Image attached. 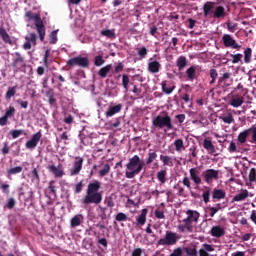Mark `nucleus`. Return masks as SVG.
Returning <instances> with one entry per match:
<instances>
[{
  "mask_svg": "<svg viewBox=\"0 0 256 256\" xmlns=\"http://www.w3.org/2000/svg\"><path fill=\"white\" fill-rule=\"evenodd\" d=\"M143 167H145V161L141 160L139 155H134L126 164V179H134L135 176L143 171Z\"/></svg>",
  "mask_w": 256,
  "mask_h": 256,
  "instance_id": "1",
  "label": "nucleus"
},
{
  "mask_svg": "<svg viewBox=\"0 0 256 256\" xmlns=\"http://www.w3.org/2000/svg\"><path fill=\"white\" fill-rule=\"evenodd\" d=\"M153 127L157 129L173 130V119L169 116V113L165 112L164 115H158L152 120Z\"/></svg>",
  "mask_w": 256,
  "mask_h": 256,
  "instance_id": "2",
  "label": "nucleus"
},
{
  "mask_svg": "<svg viewBox=\"0 0 256 256\" xmlns=\"http://www.w3.org/2000/svg\"><path fill=\"white\" fill-rule=\"evenodd\" d=\"M179 239H181V237H179L177 232L167 230L165 236L157 241L156 247H173V245H177Z\"/></svg>",
  "mask_w": 256,
  "mask_h": 256,
  "instance_id": "3",
  "label": "nucleus"
},
{
  "mask_svg": "<svg viewBox=\"0 0 256 256\" xmlns=\"http://www.w3.org/2000/svg\"><path fill=\"white\" fill-rule=\"evenodd\" d=\"M25 17H27L28 21H35V26L37 33L39 34L40 41H45V25L43 24V20H41V16L33 13L32 11H27L25 13Z\"/></svg>",
  "mask_w": 256,
  "mask_h": 256,
  "instance_id": "4",
  "label": "nucleus"
},
{
  "mask_svg": "<svg viewBox=\"0 0 256 256\" xmlns=\"http://www.w3.org/2000/svg\"><path fill=\"white\" fill-rule=\"evenodd\" d=\"M186 215L188 216L183 220V223H186V230L188 233H191L193 231L192 223H199L201 214H199L196 210H187Z\"/></svg>",
  "mask_w": 256,
  "mask_h": 256,
  "instance_id": "5",
  "label": "nucleus"
},
{
  "mask_svg": "<svg viewBox=\"0 0 256 256\" xmlns=\"http://www.w3.org/2000/svg\"><path fill=\"white\" fill-rule=\"evenodd\" d=\"M103 201V194L101 192H86V196L82 200L84 205H99Z\"/></svg>",
  "mask_w": 256,
  "mask_h": 256,
  "instance_id": "6",
  "label": "nucleus"
},
{
  "mask_svg": "<svg viewBox=\"0 0 256 256\" xmlns=\"http://www.w3.org/2000/svg\"><path fill=\"white\" fill-rule=\"evenodd\" d=\"M46 169L49 171V173L54 175L56 179H61V177H64L65 175V168L63 167L62 163H59L57 166H55V163L50 161Z\"/></svg>",
  "mask_w": 256,
  "mask_h": 256,
  "instance_id": "7",
  "label": "nucleus"
},
{
  "mask_svg": "<svg viewBox=\"0 0 256 256\" xmlns=\"http://www.w3.org/2000/svg\"><path fill=\"white\" fill-rule=\"evenodd\" d=\"M249 135H252L251 143H256V126H252L251 128L240 132L238 135V142H240L241 145L247 143V137H249Z\"/></svg>",
  "mask_w": 256,
  "mask_h": 256,
  "instance_id": "8",
  "label": "nucleus"
},
{
  "mask_svg": "<svg viewBox=\"0 0 256 256\" xmlns=\"http://www.w3.org/2000/svg\"><path fill=\"white\" fill-rule=\"evenodd\" d=\"M202 177L205 181V183H213V180L217 181L219 179V170L215 169H208L202 172Z\"/></svg>",
  "mask_w": 256,
  "mask_h": 256,
  "instance_id": "9",
  "label": "nucleus"
},
{
  "mask_svg": "<svg viewBox=\"0 0 256 256\" xmlns=\"http://www.w3.org/2000/svg\"><path fill=\"white\" fill-rule=\"evenodd\" d=\"M84 159L77 156L75 157V161L73 163V167L70 170V175L73 177L75 175H79V173H81V169H83V163H84Z\"/></svg>",
  "mask_w": 256,
  "mask_h": 256,
  "instance_id": "10",
  "label": "nucleus"
},
{
  "mask_svg": "<svg viewBox=\"0 0 256 256\" xmlns=\"http://www.w3.org/2000/svg\"><path fill=\"white\" fill-rule=\"evenodd\" d=\"M41 131H38L36 134L32 135V138L26 142V149L33 150L39 145V141H41Z\"/></svg>",
  "mask_w": 256,
  "mask_h": 256,
  "instance_id": "11",
  "label": "nucleus"
},
{
  "mask_svg": "<svg viewBox=\"0 0 256 256\" xmlns=\"http://www.w3.org/2000/svg\"><path fill=\"white\" fill-rule=\"evenodd\" d=\"M222 41L226 47H232L233 49H241V45L231 37L229 34H224L222 37Z\"/></svg>",
  "mask_w": 256,
  "mask_h": 256,
  "instance_id": "12",
  "label": "nucleus"
},
{
  "mask_svg": "<svg viewBox=\"0 0 256 256\" xmlns=\"http://www.w3.org/2000/svg\"><path fill=\"white\" fill-rule=\"evenodd\" d=\"M210 235L219 239L225 235V228L219 225L213 226L210 230Z\"/></svg>",
  "mask_w": 256,
  "mask_h": 256,
  "instance_id": "13",
  "label": "nucleus"
},
{
  "mask_svg": "<svg viewBox=\"0 0 256 256\" xmlns=\"http://www.w3.org/2000/svg\"><path fill=\"white\" fill-rule=\"evenodd\" d=\"M190 178L194 181L195 185H201V171L198 168H191L190 171Z\"/></svg>",
  "mask_w": 256,
  "mask_h": 256,
  "instance_id": "14",
  "label": "nucleus"
},
{
  "mask_svg": "<svg viewBox=\"0 0 256 256\" xmlns=\"http://www.w3.org/2000/svg\"><path fill=\"white\" fill-rule=\"evenodd\" d=\"M212 251H215V247L211 244L204 243L203 248L199 250V256H217L209 254L212 253Z\"/></svg>",
  "mask_w": 256,
  "mask_h": 256,
  "instance_id": "15",
  "label": "nucleus"
},
{
  "mask_svg": "<svg viewBox=\"0 0 256 256\" xmlns=\"http://www.w3.org/2000/svg\"><path fill=\"white\" fill-rule=\"evenodd\" d=\"M212 17L214 19H225V17H227V12L225 11V7L217 6L213 11Z\"/></svg>",
  "mask_w": 256,
  "mask_h": 256,
  "instance_id": "16",
  "label": "nucleus"
},
{
  "mask_svg": "<svg viewBox=\"0 0 256 256\" xmlns=\"http://www.w3.org/2000/svg\"><path fill=\"white\" fill-rule=\"evenodd\" d=\"M203 147L204 149H206L209 155H215V153H217V149L215 148V145L211 140H209V138L204 139Z\"/></svg>",
  "mask_w": 256,
  "mask_h": 256,
  "instance_id": "17",
  "label": "nucleus"
},
{
  "mask_svg": "<svg viewBox=\"0 0 256 256\" xmlns=\"http://www.w3.org/2000/svg\"><path fill=\"white\" fill-rule=\"evenodd\" d=\"M67 65H89L87 57H75L67 62Z\"/></svg>",
  "mask_w": 256,
  "mask_h": 256,
  "instance_id": "18",
  "label": "nucleus"
},
{
  "mask_svg": "<svg viewBox=\"0 0 256 256\" xmlns=\"http://www.w3.org/2000/svg\"><path fill=\"white\" fill-rule=\"evenodd\" d=\"M123 109V104H117L115 106H110L105 113L106 117H113V115H117V113H121Z\"/></svg>",
  "mask_w": 256,
  "mask_h": 256,
  "instance_id": "19",
  "label": "nucleus"
},
{
  "mask_svg": "<svg viewBox=\"0 0 256 256\" xmlns=\"http://www.w3.org/2000/svg\"><path fill=\"white\" fill-rule=\"evenodd\" d=\"M213 9H215V2L208 1L203 5V13L204 17H209V15H213Z\"/></svg>",
  "mask_w": 256,
  "mask_h": 256,
  "instance_id": "20",
  "label": "nucleus"
},
{
  "mask_svg": "<svg viewBox=\"0 0 256 256\" xmlns=\"http://www.w3.org/2000/svg\"><path fill=\"white\" fill-rule=\"evenodd\" d=\"M99 189H101V182L94 181L88 184L86 193H99Z\"/></svg>",
  "mask_w": 256,
  "mask_h": 256,
  "instance_id": "21",
  "label": "nucleus"
},
{
  "mask_svg": "<svg viewBox=\"0 0 256 256\" xmlns=\"http://www.w3.org/2000/svg\"><path fill=\"white\" fill-rule=\"evenodd\" d=\"M0 37L4 41V43H7L8 45H13V40H11V36H9V33H7V30H5L3 26H0Z\"/></svg>",
  "mask_w": 256,
  "mask_h": 256,
  "instance_id": "22",
  "label": "nucleus"
},
{
  "mask_svg": "<svg viewBox=\"0 0 256 256\" xmlns=\"http://www.w3.org/2000/svg\"><path fill=\"white\" fill-rule=\"evenodd\" d=\"M225 190L223 189H214L212 194L213 201H219L221 199H225Z\"/></svg>",
  "mask_w": 256,
  "mask_h": 256,
  "instance_id": "23",
  "label": "nucleus"
},
{
  "mask_svg": "<svg viewBox=\"0 0 256 256\" xmlns=\"http://www.w3.org/2000/svg\"><path fill=\"white\" fill-rule=\"evenodd\" d=\"M243 103H244V98L243 96H239V95L233 96L230 100V105L232 107H241Z\"/></svg>",
  "mask_w": 256,
  "mask_h": 256,
  "instance_id": "24",
  "label": "nucleus"
},
{
  "mask_svg": "<svg viewBox=\"0 0 256 256\" xmlns=\"http://www.w3.org/2000/svg\"><path fill=\"white\" fill-rule=\"evenodd\" d=\"M249 197V191L243 190L241 193L237 194L236 196L233 197L232 201L233 203L239 202V201H245Z\"/></svg>",
  "mask_w": 256,
  "mask_h": 256,
  "instance_id": "25",
  "label": "nucleus"
},
{
  "mask_svg": "<svg viewBox=\"0 0 256 256\" xmlns=\"http://www.w3.org/2000/svg\"><path fill=\"white\" fill-rule=\"evenodd\" d=\"M182 251L184 253V256H197V255H199V252H197V248L182 247Z\"/></svg>",
  "mask_w": 256,
  "mask_h": 256,
  "instance_id": "26",
  "label": "nucleus"
},
{
  "mask_svg": "<svg viewBox=\"0 0 256 256\" xmlns=\"http://www.w3.org/2000/svg\"><path fill=\"white\" fill-rule=\"evenodd\" d=\"M81 219H83V215L81 214L76 215L71 219L70 225L72 229H75V227H79V225H81Z\"/></svg>",
  "mask_w": 256,
  "mask_h": 256,
  "instance_id": "27",
  "label": "nucleus"
},
{
  "mask_svg": "<svg viewBox=\"0 0 256 256\" xmlns=\"http://www.w3.org/2000/svg\"><path fill=\"white\" fill-rule=\"evenodd\" d=\"M147 222V209H143L139 217L137 218L138 225H144Z\"/></svg>",
  "mask_w": 256,
  "mask_h": 256,
  "instance_id": "28",
  "label": "nucleus"
},
{
  "mask_svg": "<svg viewBox=\"0 0 256 256\" xmlns=\"http://www.w3.org/2000/svg\"><path fill=\"white\" fill-rule=\"evenodd\" d=\"M160 160L162 161L163 165H166L167 167H173V157L161 155Z\"/></svg>",
  "mask_w": 256,
  "mask_h": 256,
  "instance_id": "29",
  "label": "nucleus"
},
{
  "mask_svg": "<svg viewBox=\"0 0 256 256\" xmlns=\"http://www.w3.org/2000/svg\"><path fill=\"white\" fill-rule=\"evenodd\" d=\"M109 71H111V65H106L99 70L98 75L102 77V79H105V77H107L109 74Z\"/></svg>",
  "mask_w": 256,
  "mask_h": 256,
  "instance_id": "30",
  "label": "nucleus"
},
{
  "mask_svg": "<svg viewBox=\"0 0 256 256\" xmlns=\"http://www.w3.org/2000/svg\"><path fill=\"white\" fill-rule=\"evenodd\" d=\"M196 73H197V69L193 66L188 68L187 71H186V75H187V77L190 81H193V79H195Z\"/></svg>",
  "mask_w": 256,
  "mask_h": 256,
  "instance_id": "31",
  "label": "nucleus"
},
{
  "mask_svg": "<svg viewBox=\"0 0 256 256\" xmlns=\"http://www.w3.org/2000/svg\"><path fill=\"white\" fill-rule=\"evenodd\" d=\"M167 171L166 170H161L157 173V179L162 183V185L167 181Z\"/></svg>",
  "mask_w": 256,
  "mask_h": 256,
  "instance_id": "32",
  "label": "nucleus"
},
{
  "mask_svg": "<svg viewBox=\"0 0 256 256\" xmlns=\"http://www.w3.org/2000/svg\"><path fill=\"white\" fill-rule=\"evenodd\" d=\"M221 209H222L221 203L216 204L215 207H209L210 217H215V215H217V213H219V211H221Z\"/></svg>",
  "mask_w": 256,
  "mask_h": 256,
  "instance_id": "33",
  "label": "nucleus"
},
{
  "mask_svg": "<svg viewBox=\"0 0 256 256\" xmlns=\"http://www.w3.org/2000/svg\"><path fill=\"white\" fill-rule=\"evenodd\" d=\"M174 90H175V86H172L171 88H167V81H162L163 93H166V95H171Z\"/></svg>",
  "mask_w": 256,
  "mask_h": 256,
  "instance_id": "34",
  "label": "nucleus"
},
{
  "mask_svg": "<svg viewBox=\"0 0 256 256\" xmlns=\"http://www.w3.org/2000/svg\"><path fill=\"white\" fill-rule=\"evenodd\" d=\"M101 35L103 37H108V39H115V37H117L115 35V31L114 30H102L101 31Z\"/></svg>",
  "mask_w": 256,
  "mask_h": 256,
  "instance_id": "35",
  "label": "nucleus"
},
{
  "mask_svg": "<svg viewBox=\"0 0 256 256\" xmlns=\"http://www.w3.org/2000/svg\"><path fill=\"white\" fill-rule=\"evenodd\" d=\"M220 119L228 125H231V123H235V118H233V114L231 113H228V115L226 116L220 117Z\"/></svg>",
  "mask_w": 256,
  "mask_h": 256,
  "instance_id": "36",
  "label": "nucleus"
},
{
  "mask_svg": "<svg viewBox=\"0 0 256 256\" xmlns=\"http://www.w3.org/2000/svg\"><path fill=\"white\" fill-rule=\"evenodd\" d=\"M57 33H59V30H53L50 33V35H49L50 45H55V43H57V41H58Z\"/></svg>",
  "mask_w": 256,
  "mask_h": 256,
  "instance_id": "37",
  "label": "nucleus"
},
{
  "mask_svg": "<svg viewBox=\"0 0 256 256\" xmlns=\"http://www.w3.org/2000/svg\"><path fill=\"white\" fill-rule=\"evenodd\" d=\"M110 172H111V166L109 164H105L103 169L99 171V176L105 177V175H109Z\"/></svg>",
  "mask_w": 256,
  "mask_h": 256,
  "instance_id": "38",
  "label": "nucleus"
},
{
  "mask_svg": "<svg viewBox=\"0 0 256 256\" xmlns=\"http://www.w3.org/2000/svg\"><path fill=\"white\" fill-rule=\"evenodd\" d=\"M174 145L178 153H181L182 149H185V146L183 144V139L175 140Z\"/></svg>",
  "mask_w": 256,
  "mask_h": 256,
  "instance_id": "39",
  "label": "nucleus"
},
{
  "mask_svg": "<svg viewBox=\"0 0 256 256\" xmlns=\"http://www.w3.org/2000/svg\"><path fill=\"white\" fill-rule=\"evenodd\" d=\"M155 159H157V152H155V151L149 152L148 158L146 160V165H151V163H153V161H155Z\"/></svg>",
  "mask_w": 256,
  "mask_h": 256,
  "instance_id": "40",
  "label": "nucleus"
},
{
  "mask_svg": "<svg viewBox=\"0 0 256 256\" xmlns=\"http://www.w3.org/2000/svg\"><path fill=\"white\" fill-rule=\"evenodd\" d=\"M161 57L155 54L152 58L149 59L148 65H160Z\"/></svg>",
  "mask_w": 256,
  "mask_h": 256,
  "instance_id": "41",
  "label": "nucleus"
},
{
  "mask_svg": "<svg viewBox=\"0 0 256 256\" xmlns=\"http://www.w3.org/2000/svg\"><path fill=\"white\" fill-rule=\"evenodd\" d=\"M253 53V50L251 48H247L244 51V61L245 63H251V54Z\"/></svg>",
  "mask_w": 256,
  "mask_h": 256,
  "instance_id": "42",
  "label": "nucleus"
},
{
  "mask_svg": "<svg viewBox=\"0 0 256 256\" xmlns=\"http://www.w3.org/2000/svg\"><path fill=\"white\" fill-rule=\"evenodd\" d=\"M22 171H23V167L16 166V167L8 170V176L9 175H18V173H21Z\"/></svg>",
  "mask_w": 256,
  "mask_h": 256,
  "instance_id": "43",
  "label": "nucleus"
},
{
  "mask_svg": "<svg viewBox=\"0 0 256 256\" xmlns=\"http://www.w3.org/2000/svg\"><path fill=\"white\" fill-rule=\"evenodd\" d=\"M15 93H17V86L9 88L5 96L6 99H11L12 97H15Z\"/></svg>",
  "mask_w": 256,
  "mask_h": 256,
  "instance_id": "44",
  "label": "nucleus"
},
{
  "mask_svg": "<svg viewBox=\"0 0 256 256\" xmlns=\"http://www.w3.org/2000/svg\"><path fill=\"white\" fill-rule=\"evenodd\" d=\"M15 57L16 58L14 59L13 65H21L25 61L23 56H21V54H19L17 52L15 53Z\"/></svg>",
  "mask_w": 256,
  "mask_h": 256,
  "instance_id": "45",
  "label": "nucleus"
},
{
  "mask_svg": "<svg viewBox=\"0 0 256 256\" xmlns=\"http://www.w3.org/2000/svg\"><path fill=\"white\" fill-rule=\"evenodd\" d=\"M122 85L126 91L129 90V75L123 74L122 76Z\"/></svg>",
  "mask_w": 256,
  "mask_h": 256,
  "instance_id": "46",
  "label": "nucleus"
},
{
  "mask_svg": "<svg viewBox=\"0 0 256 256\" xmlns=\"http://www.w3.org/2000/svg\"><path fill=\"white\" fill-rule=\"evenodd\" d=\"M49 193H51L52 195H57V187L55 186V181H50L49 182Z\"/></svg>",
  "mask_w": 256,
  "mask_h": 256,
  "instance_id": "47",
  "label": "nucleus"
},
{
  "mask_svg": "<svg viewBox=\"0 0 256 256\" xmlns=\"http://www.w3.org/2000/svg\"><path fill=\"white\" fill-rule=\"evenodd\" d=\"M202 197L204 203H209V199L211 197V189L207 188V190L203 192Z\"/></svg>",
  "mask_w": 256,
  "mask_h": 256,
  "instance_id": "48",
  "label": "nucleus"
},
{
  "mask_svg": "<svg viewBox=\"0 0 256 256\" xmlns=\"http://www.w3.org/2000/svg\"><path fill=\"white\" fill-rule=\"evenodd\" d=\"M147 53H149V51L146 47H142L138 50V55L140 59H145V57H147Z\"/></svg>",
  "mask_w": 256,
  "mask_h": 256,
  "instance_id": "49",
  "label": "nucleus"
},
{
  "mask_svg": "<svg viewBox=\"0 0 256 256\" xmlns=\"http://www.w3.org/2000/svg\"><path fill=\"white\" fill-rule=\"evenodd\" d=\"M169 256H184L183 248L181 247L175 248Z\"/></svg>",
  "mask_w": 256,
  "mask_h": 256,
  "instance_id": "50",
  "label": "nucleus"
},
{
  "mask_svg": "<svg viewBox=\"0 0 256 256\" xmlns=\"http://www.w3.org/2000/svg\"><path fill=\"white\" fill-rule=\"evenodd\" d=\"M249 181H250V183H255V181H256V169L255 168H251V170H250Z\"/></svg>",
  "mask_w": 256,
  "mask_h": 256,
  "instance_id": "51",
  "label": "nucleus"
},
{
  "mask_svg": "<svg viewBox=\"0 0 256 256\" xmlns=\"http://www.w3.org/2000/svg\"><path fill=\"white\" fill-rule=\"evenodd\" d=\"M229 153H239V150L237 149V144L235 142H231L230 146L228 147Z\"/></svg>",
  "mask_w": 256,
  "mask_h": 256,
  "instance_id": "52",
  "label": "nucleus"
},
{
  "mask_svg": "<svg viewBox=\"0 0 256 256\" xmlns=\"http://www.w3.org/2000/svg\"><path fill=\"white\" fill-rule=\"evenodd\" d=\"M13 115H15V108L13 106H10L4 116H6L8 119H11Z\"/></svg>",
  "mask_w": 256,
  "mask_h": 256,
  "instance_id": "53",
  "label": "nucleus"
},
{
  "mask_svg": "<svg viewBox=\"0 0 256 256\" xmlns=\"http://www.w3.org/2000/svg\"><path fill=\"white\" fill-rule=\"evenodd\" d=\"M104 203L107 207H110L111 209H113V207H115V202H113V198H111V197L106 198Z\"/></svg>",
  "mask_w": 256,
  "mask_h": 256,
  "instance_id": "54",
  "label": "nucleus"
},
{
  "mask_svg": "<svg viewBox=\"0 0 256 256\" xmlns=\"http://www.w3.org/2000/svg\"><path fill=\"white\" fill-rule=\"evenodd\" d=\"M228 72H230L233 76L239 73V66H230L228 67Z\"/></svg>",
  "mask_w": 256,
  "mask_h": 256,
  "instance_id": "55",
  "label": "nucleus"
},
{
  "mask_svg": "<svg viewBox=\"0 0 256 256\" xmlns=\"http://www.w3.org/2000/svg\"><path fill=\"white\" fill-rule=\"evenodd\" d=\"M116 221H127V216L125 215V213H118L115 217Z\"/></svg>",
  "mask_w": 256,
  "mask_h": 256,
  "instance_id": "56",
  "label": "nucleus"
},
{
  "mask_svg": "<svg viewBox=\"0 0 256 256\" xmlns=\"http://www.w3.org/2000/svg\"><path fill=\"white\" fill-rule=\"evenodd\" d=\"M105 63V60H103V56L98 55L95 57L94 65H103Z\"/></svg>",
  "mask_w": 256,
  "mask_h": 256,
  "instance_id": "57",
  "label": "nucleus"
},
{
  "mask_svg": "<svg viewBox=\"0 0 256 256\" xmlns=\"http://www.w3.org/2000/svg\"><path fill=\"white\" fill-rule=\"evenodd\" d=\"M148 70L150 73H159V65H149Z\"/></svg>",
  "mask_w": 256,
  "mask_h": 256,
  "instance_id": "58",
  "label": "nucleus"
},
{
  "mask_svg": "<svg viewBox=\"0 0 256 256\" xmlns=\"http://www.w3.org/2000/svg\"><path fill=\"white\" fill-rule=\"evenodd\" d=\"M11 135L13 139H17L20 135H23V130H13Z\"/></svg>",
  "mask_w": 256,
  "mask_h": 256,
  "instance_id": "59",
  "label": "nucleus"
},
{
  "mask_svg": "<svg viewBox=\"0 0 256 256\" xmlns=\"http://www.w3.org/2000/svg\"><path fill=\"white\" fill-rule=\"evenodd\" d=\"M154 214L157 219H165V213L161 210H155Z\"/></svg>",
  "mask_w": 256,
  "mask_h": 256,
  "instance_id": "60",
  "label": "nucleus"
},
{
  "mask_svg": "<svg viewBox=\"0 0 256 256\" xmlns=\"http://www.w3.org/2000/svg\"><path fill=\"white\" fill-rule=\"evenodd\" d=\"M177 65H187V58H185V56H180L177 59Z\"/></svg>",
  "mask_w": 256,
  "mask_h": 256,
  "instance_id": "61",
  "label": "nucleus"
},
{
  "mask_svg": "<svg viewBox=\"0 0 256 256\" xmlns=\"http://www.w3.org/2000/svg\"><path fill=\"white\" fill-rule=\"evenodd\" d=\"M0 189L5 195H9V184H1Z\"/></svg>",
  "mask_w": 256,
  "mask_h": 256,
  "instance_id": "62",
  "label": "nucleus"
},
{
  "mask_svg": "<svg viewBox=\"0 0 256 256\" xmlns=\"http://www.w3.org/2000/svg\"><path fill=\"white\" fill-rule=\"evenodd\" d=\"M7 209H13L15 207V199L10 198L6 204Z\"/></svg>",
  "mask_w": 256,
  "mask_h": 256,
  "instance_id": "63",
  "label": "nucleus"
},
{
  "mask_svg": "<svg viewBox=\"0 0 256 256\" xmlns=\"http://www.w3.org/2000/svg\"><path fill=\"white\" fill-rule=\"evenodd\" d=\"M143 255V249L136 248L132 251V256H142Z\"/></svg>",
  "mask_w": 256,
  "mask_h": 256,
  "instance_id": "64",
  "label": "nucleus"
}]
</instances>
